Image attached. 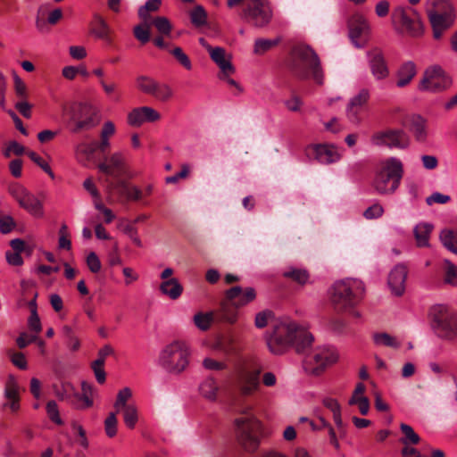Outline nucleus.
Here are the masks:
<instances>
[{"label": "nucleus", "instance_id": "c9c22d12", "mask_svg": "<svg viewBox=\"0 0 457 457\" xmlns=\"http://www.w3.org/2000/svg\"><path fill=\"white\" fill-rule=\"evenodd\" d=\"M444 282L453 287H457V266L449 260L443 263Z\"/></svg>", "mask_w": 457, "mask_h": 457}, {"label": "nucleus", "instance_id": "774afa93", "mask_svg": "<svg viewBox=\"0 0 457 457\" xmlns=\"http://www.w3.org/2000/svg\"><path fill=\"white\" fill-rule=\"evenodd\" d=\"M14 226V220L11 216L5 215L0 217V231L3 234L11 232Z\"/></svg>", "mask_w": 457, "mask_h": 457}, {"label": "nucleus", "instance_id": "4c0bfd02", "mask_svg": "<svg viewBox=\"0 0 457 457\" xmlns=\"http://www.w3.org/2000/svg\"><path fill=\"white\" fill-rule=\"evenodd\" d=\"M62 331L68 348L72 352L78 351L80 347V341L76 337L72 328L68 325H65L62 327Z\"/></svg>", "mask_w": 457, "mask_h": 457}, {"label": "nucleus", "instance_id": "ddd939ff", "mask_svg": "<svg viewBox=\"0 0 457 457\" xmlns=\"http://www.w3.org/2000/svg\"><path fill=\"white\" fill-rule=\"evenodd\" d=\"M162 4V0H147L146 3L138 9V15L141 22L133 29H171V24L168 18L164 16L153 17L150 12H156Z\"/></svg>", "mask_w": 457, "mask_h": 457}, {"label": "nucleus", "instance_id": "7ed1b4c3", "mask_svg": "<svg viewBox=\"0 0 457 457\" xmlns=\"http://www.w3.org/2000/svg\"><path fill=\"white\" fill-rule=\"evenodd\" d=\"M286 65L291 74L302 80L312 79L317 85L324 84V71L318 54L302 42L294 43L286 57Z\"/></svg>", "mask_w": 457, "mask_h": 457}, {"label": "nucleus", "instance_id": "1a4fd4ad", "mask_svg": "<svg viewBox=\"0 0 457 457\" xmlns=\"http://www.w3.org/2000/svg\"><path fill=\"white\" fill-rule=\"evenodd\" d=\"M227 4L232 8L243 7V17L258 27L267 26L272 18V10L267 0H228Z\"/></svg>", "mask_w": 457, "mask_h": 457}, {"label": "nucleus", "instance_id": "603ef678", "mask_svg": "<svg viewBox=\"0 0 457 457\" xmlns=\"http://www.w3.org/2000/svg\"><path fill=\"white\" fill-rule=\"evenodd\" d=\"M190 19L195 26H202L206 21V12L202 6H196L190 12Z\"/></svg>", "mask_w": 457, "mask_h": 457}, {"label": "nucleus", "instance_id": "20e7f679", "mask_svg": "<svg viewBox=\"0 0 457 457\" xmlns=\"http://www.w3.org/2000/svg\"><path fill=\"white\" fill-rule=\"evenodd\" d=\"M97 168L101 172L114 179H105L106 189L110 194H117L120 197L125 196L128 200L133 201H139L142 198L143 192L138 187L130 186L121 179L122 176H127L121 154L114 153L109 158H105L104 162H98Z\"/></svg>", "mask_w": 457, "mask_h": 457}, {"label": "nucleus", "instance_id": "bb28decb", "mask_svg": "<svg viewBox=\"0 0 457 457\" xmlns=\"http://www.w3.org/2000/svg\"><path fill=\"white\" fill-rule=\"evenodd\" d=\"M160 291L170 299L176 300L182 295L183 287L177 278H170L161 283Z\"/></svg>", "mask_w": 457, "mask_h": 457}, {"label": "nucleus", "instance_id": "412c9836", "mask_svg": "<svg viewBox=\"0 0 457 457\" xmlns=\"http://www.w3.org/2000/svg\"><path fill=\"white\" fill-rule=\"evenodd\" d=\"M195 325L201 330L209 329L212 323H227V320L220 315V305L208 312H198L194 316Z\"/></svg>", "mask_w": 457, "mask_h": 457}, {"label": "nucleus", "instance_id": "37998d69", "mask_svg": "<svg viewBox=\"0 0 457 457\" xmlns=\"http://www.w3.org/2000/svg\"><path fill=\"white\" fill-rule=\"evenodd\" d=\"M453 312L445 305L436 304L430 308L429 316L431 317L433 325L444 319L448 317Z\"/></svg>", "mask_w": 457, "mask_h": 457}, {"label": "nucleus", "instance_id": "0eeeda50", "mask_svg": "<svg viewBox=\"0 0 457 457\" xmlns=\"http://www.w3.org/2000/svg\"><path fill=\"white\" fill-rule=\"evenodd\" d=\"M403 168L400 160L391 157L386 159L376 173L372 187L382 195H393L400 186Z\"/></svg>", "mask_w": 457, "mask_h": 457}, {"label": "nucleus", "instance_id": "3c124183", "mask_svg": "<svg viewBox=\"0 0 457 457\" xmlns=\"http://www.w3.org/2000/svg\"><path fill=\"white\" fill-rule=\"evenodd\" d=\"M117 412H111L104 421L105 433L109 437H113L117 433Z\"/></svg>", "mask_w": 457, "mask_h": 457}, {"label": "nucleus", "instance_id": "de8ad7c7", "mask_svg": "<svg viewBox=\"0 0 457 457\" xmlns=\"http://www.w3.org/2000/svg\"><path fill=\"white\" fill-rule=\"evenodd\" d=\"M366 17L359 12L353 13L348 19V29H369Z\"/></svg>", "mask_w": 457, "mask_h": 457}, {"label": "nucleus", "instance_id": "39448f33", "mask_svg": "<svg viewBox=\"0 0 457 457\" xmlns=\"http://www.w3.org/2000/svg\"><path fill=\"white\" fill-rule=\"evenodd\" d=\"M365 292L363 282L357 278H345L335 282L331 288L330 303L337 313L348 312L354 317L360 313L355 307L361 301Z\"/></svg>", "mask_w": 457, "mask_h": 457}, {"label": "nucleus", "instance_id": "e2e57ef3", "mask_svg": "<svg viewBox=\"0 0 457 457\" xmlns=\"http://www.w3.org/2000/svg\"><path fill=\"white\" fill-rule=\"evenodd\" d=\"M383 212V207L378 204H374L365 210L363 216L368 220H372L381 217Z\"/></svg>", "mask_w": 457, "mask_h": 457}, {"label": "nucleus", "instance_id": "9b49d317", "mask_svg": "<svg viewBox=\"0 0 457 457\" xmlns=\"http://www.w3.org/2000/svg\"><path fill=\"white\" fill-rule=\"evenodd\" d=\"M71 130L79 133L95 128L99 120L96 110L89 104L79 103L71 105L68 111Z\"/></svg>", "mask_w": 457, "mask_h": 457}, {"label": "nucleus", "instance_id": "864d4df0", "mask_svg": "<svg viewBox=\"0 0 457 457\" xmlns=\"http://www.w3.org/2000/svg\"><path fill=\"white\" fill-rule=\"evenodd\" d=\"M272 318L273 312L271 311H262L255 315L254 325L257 328H263L268 325L269 321L271 320Z\"/></svg>", "mask_w": 457, "mask_h": 457}, {"label": "nucleus", "instance_id": "a878e982", "mask_svg": "<svg viewBox=\"0 0 457 457\" xmlns=\"http://www.w3.org/2000/svg\"><path fill=\"white\" fill-rule=\"evenodd\" d=\"M94 390V386L91 384L83 381L81 383L82 393L79 394L76 391L75 394L76 407L85 409L92 406L93 401L91 399V396L93 395Z\"/></svg>", "mask_w": 457, "mask_h": 457}, {"label": "nucleus", "instance_id": "338daca9", "mask_svg": "<svg viewBox=\"0 0 457 457\" xmlns=\"http://www.w3.org/2000/svg\"><path fill=\"white\" fill-rule=\"evenodd\" d=\"M29 328L36 333H39L42 329L40 320L36 309L31 310V314L29 318Z\"/></svg>", "mask_w": 457, "mask_h": 457}, {"label": "nucleus", "instance_id": "680f3d73", "mask_svg": "<svg viewBox=\"0 0 457 457\" xmlns=\"http://www.w3.org/2000/svg\"><path fill=\"white\" fill-rule=\"evenodd\" d=\"M67 230H68V227L65 224L62 225V227L59 230L58 245H59V247L62 249L70 250L71 247V242L69 238Z\"/></svg>", "mask_w": 457, "mask_h": 457}, {"label": "nucleus", "instance_id": "c756f323", "mask_svg": "<svg viewBox=\"0 0 457 457\" xmlns=\"http://www.w3.org/2000/svg\"><path fill=\"white\" fill-rule=\"evenodd\" d=\"M79 158L81 162H91V163H98L97 159L96 157V154L97 152L96 145L94 142L91 143H83L78 146L77 149Z\"/></svg>", "mask_w": 457, "mask_h": 457}, {"label": "nucleus", "instance_id": "13d9d810", "mask_svg": "<svg viewBox=\"0 0 457 457\" xmlns=\"http://www.w3.org/2000/svg\"><path fill=\"white\" fill-rule=\"evenodd\" d=\"M29 157L32 162L38 165L45 172H46L52 179L54 178V174L52 171L50 166L35 152H29Z\"/></svg>", "mask_w": 457, "mask_h": 457}, {"label": "nucleus", "instance_id": "ea45409f", "mask_svg": "<svg viewBox=\"0 0 457 457\" xmlns=\"http://www.w3.org/2000/svg\"><path fill=\"white\" fill-rule=\"evenodd\" d=\"M370 30H349L348 37L352 44L358 48L363 47L370 39Z\"/></svg>", "mask_w": 457, "mask_h": 457}, {"label": "nucleus", "instance_id": "c03bdc74", "mask_svg": "<svg viewBox=\"0 0 457 457\" xmlns=\"http://www.w3.org/2000/svg\"><path fill=\"white\" fill-rule=\"evenodd\" d=\"M4 396L9 401L20 400L19 386L13 377H10L5 383Z\"/></svg>", "mask_w": 457, "mask_h": 457}, {"label": "nucleus", "instance_id": "cd10ccee", "mask_svg": "<svg viewBox=\"0 0 457 457\" xmlns=\"http://www.w3.org/2000/svg\"><path fill=\"white\" fill-rule=\"evenodd\" d=\"M416 75V66L412 62H404L399 69L396 85L400 87L407 86Z\"/></svg>", "mask_w": 457, "mask_h": 457}, {"label": "nucleus", "instance_id": "7c9ffc66", "mask_svg": "<svg viewBox=\"0 0 457 457\" xmlns=\"http://www.w3.org/2000/svg\"><path fill=\"white\" fill-rule=\"evenodd\" d=\"M323 405L330 410L333 413V419H334V421L340 432V434L343 436L345 434V429H344V423H343V420H342V418H341V407H340V404L338 403V402L333 398H324L323 401Z\"/></svg>", "mask_w": 457, "mask_h": 457}, {"label": "nucleus", "instance_id": "473e14b6", "mask_svg": "<svg viewBox=\"0 0 457 457\" xmlns=\"http://www.w3.org/2000/svg\"><path fill=\"white\" fill-rule=\"evenodd\" d=\"M54 394L59 400H67L71 403L76 405L75 394L76 390L73 385L70 382H62L61 388L54 386Z\"/></svg>", "mask_w": 457, "mask_h": 457}, {"label": "nucleus", "instance_id": "9d476101", "mask_svg": "<svg viewBox=\"0 0 457 457\" xmlns=\"http://www.w3.org/2000/svg\"><path fill=\"white\" fill-rule=\"evenodd\" d=\"M425 11L432 29H450L456 20V10L450 0H426Z\"/></svg>", "mask_w": 457, "mask_h": 457}, {"label": "nucleus", "instance_id": "4d7b16f0", "mask_svg": "<svg viewBox=\"0 0 457 457\" xmlns=\"http://www.w3.org/2000/svg\"><path fill=\"white\" fill-rule=\"evenodd\" d=\"M14 90L17 97L19 99H27L28 98V90L27 86L23 82V80L14 73Z\"/></svg>", "mask_w": 457, "mask_h": 457}, {"label": "nucleus", "instance_id": "f257e3e1", "mask_svg": "<svg viewBox=\"0 0 457 457\" xmlns=\"http://www.w3.org/2000/svg\"><path fill=\"white\" fill-rule=\"evenodd\" d=\"M261 369L253 365L240 367L231 378L235 392L229 400L230 411L235 419V433L238 444L249 453L255 452L263 436L262 422L253 413V404L249 396L260 386Z\"/></svg>", "mask_w": 457, "mask_h": 457}, {"label": "nucleus", "instance_id": "6e6552de", "mask_svg": "<svg viewBox=\"0 0 457 457\" xmlns=\"http://www.w3.org/2000/svg\"><path fill=\"white\" fill-rule=\"evenodd\" d=\"M189 354L187 344L176 340L161 352L159 364L168 372L179 374L187 367Z\"/></svg>", "mask_w": 457, "mask_h": 457}, {"label": "nucleus", "instance_id": "b1692460", "mask_svg": "<svg viewBox=\"0 0 457 457\" xmlns=\"http://www.w3.org/2000/svg\"><path fill=\"white\" fill-rule=\"evenodd\" d=\"M370 65L373 76L378 79H384L388 75L387 66L379 50L376 49L370 53Z\"/></svg>", "mask_w": 457, "mask_h": 457}, {"label": "nucleus", "instance_id": "393cba45", "mask_svg": "<svg viewBox=\"0 0 457 457\" xmlns=\"http://www.w3.org/2000/svg\"><path fill=\"white\" fill-rule=\"evenodd\" d=\"M198 390L201 396L204 399L210 402H216L219 397L220 387L212 377H208L199 385Z\"/></svg>", "mask_w": 457, "mask_h": 457}, {"label": "nucleus", "instance_id": "a19ab883", "mask_svg": "<svg viewBox=\"0 0 457 457\" xmlns=\"http://www.w3.org/2000/svg\"><path fill=\"white\" fill-rule=\"evenodd\" d=\"M284 276L300 285L305 284L309 278V274L305 270L297 268H289L284 272Z\"/></svg>", "mask_w": 457, "mask_h": 457}, {"label": "nucleus", "instance_id": "58836bf2", "mask_svg": "<svg viewBox=\"0 0 457 457\" xmlns=\"http://www.w3.org/2000/svg\"><path fill=\"white\" fill-rule=\"evenodd\" d=\"M373 340L377 345L392 348H398L400 346V343L396 340V338L386 332L375 333L373 335Z\"/></svg>", "mask_w": 457, "mask_h": 457}, {"label": "nucleus", "instance_id": "052dcab7", "mask_svg": "<svg viewBox=\"0 0 457 457\" xmlns=\"http://www.w3.org/2000/svg\"><path fill=\"white\" fill-rule=\"evenodd\" d=\"M348 403L350 405H357L361 415H367L370 411V400L368 397L350 398Z\"/></svg>", "mask_w": 457, "mask_h": 457}, {"label": "nucleus", "instance_id": "c85d7f7f", "mask_svg": "<svg viewBox=\"0 0 457 457\" xmlns=\"http://www.w3.org/2000/svg\"><path fill=\"white\" fill-rule=\"evenodd\" d=\"M282 40L281 36L273 38H258L254 42L253 53L258 55H262L278 46Z\"/></svg>", "mask_w": 457, "mask_h": 457}, {"label": "nucleus", "instance_id": "0e129e2a", "mask_svg": "<svg viewBox=\"0 0 457 457\" xmlns=\"http://www.w3.org/2000/svg\"><path fill=\"white\" fill-rule=\"evenodd\" d=\"M87 265L91 272L97 273L101 270V262L96 253L91 252L87 257Z\"/></svg>", "mask_w": 457, "mask_h": 457}, {"label": "nucleus", "instance_id": "69168bd1", "mask_svg": "<svg viewBox=\"0 0 457 457\" xmlns=\"http://www.w3.org/2000/svg\"><path fill=\"white\" fill-rule=\"evenodd\" d=\"M16 110L25 118H30L32 105L27 101V99H20L15 104Z\"/></svg>", "mask_w": 457, "mask_h": 457}, {"label": "nucleus", "instance_id": "e433bc0d", "mask_svg": "<svg viewBox=\"0 0 457 457\" xmlns=\"http://www.w3.org/2000/svg\"><path fill=\"white\" fill-rule=\"evenodd\" d=\"M99 84L111 101L119 102L120 100L121 94L115 81L107 79L104 81H99Z\"/></svg>", "mask_w": 457, "mask_h": 457}, {"label": "nucleus", "instance_id": "6ab92c4d", "mask_svg": "<svg viewBox=\"0 0 457 457\" xmlns=\"http://www.w3.org/2000/svg\"><path fill=\"white\" fill-rule=\"evenodd\" d=\"M208 51L212 60L220 68L219 78L220 79H225L228 76L235 72V67L230 59L227 57L223 48L208 46Z\"/></svg>", "mask_w": 457, "mask_h": 457}, {"label": "nucleus", "instance_id": "2eb2a0df", "mask_svg": "<svg viewBox=\"0 0 457 457\" xmlns=\"http://www.w3.org/2000/svg\"><path fill=\"white\" fill-rule=\"evenodd\" d=\"M8 192L17 201L19 205L30 214L36 217L43 215L41 202L23 186L12 183L9 186Z\"/></svg>", "mask_w": 457, "mask_h": 457}, {"label": "nucleus", "instance_id": "423d86ee", "mask_svg": "<svg viewBox=\"0 0 457 457\" xmlns=\"http://www.w3.org/2000/svg\"><path fill=\"white\" fill-rule=\"evenodd\" d=\"M255 298L256 292L253 287L234 286L225 291L224 298L220 302V315L227 320L228 324H235L238 318V309Z\"/></svg>", "mask_w": 457, "mask_h": 457}, {"label": "nucleus", "instance_id": "f704fd0d", "mask_svg": "<svg viewBox=\"0 0 457 457\" xmlns=\"http://www.w3.org/2000/svg\"><path fill=\"white\" fill-rule=\"evenodd\" d=\"M393 20L404 29H417L409 12L403 7H397L393 12Z\"/></svg>", "mask_w": 457, "mask_h": 457}, {"label": "nucleus", "instance_id": "dca6fc26", "mask_svg": "<svg viewBox=\"0 0 457 457\" xmlns=\"http://www.w3.org/2000/svg\"><path fill=\"white\" fill-rule=\"evenodd\" d=\"M372 143L377 145H387L403 149L409 145L407 134L401 129H389L383 132H378L372 136Z\"/></svg>", "mask_w": 457, "mask_h": 457}, {"label": "nucleus", "instance_id": "aec40b11", "mask_svg": "<svg viewBox=\"0 0 457 457\" xmlns=\"http://www.w3.org/2000/svg\"><path fill=\"white\" fill-rule=\"evenodd\" d=\"M406 278L407 268L404 264H397L390 271L388 286L395 295L401 296L404 293Z\"/></svg>", "mask_w": 457, "mask_h": 457}, {"label": "nucleus", "instance_id": "5701e85b", "mask_svg": "<svg viewBox=\"0 0 457 457\" xmlns=\"http://www.w3.org/2000/svg\"><path fill=\"white\" fill-rule=\"evenodd\" d=\"M410 130L416 141L426 142L428 136V120L420 115H412L410 119Z\"/></svg>", "mask_w": 457, "mask_h": 457}, {"label": "nucleus", "instance_id": "4be33fe9", "mask_svg": "<svg viewBox=\"0 0 457 457\" xmlns=\"http://www.w3.org/2000/svg\"><path fill=\"white\" fill-rule=\"evenodd\" d=\"M433 327L438 331L440 337L453 339L457 336L456 316L453 312L434 324Z\"/></svg>", "mask_w": 457, "mask_h": 457}, {"label": "nucleus", "instance_id": "4468645a", "mask_svg": "<svg viewBox=\"0 0 457 457\" xmlns=\"http://www.w3.org/2000/svg\"><path fill=\"white\" fill-rule=\"evenodd\" d=\"M136 87L142 93L160 102H167L173 96V91L168 84L145 75H140L136 79Z\"/></svg>", "mask_w": 457, "mask_h": 457}, {"label": "nucleus", "instance_id": "f03ea898", "mask_svg": "<svg viewBox=\"0 0 457 457\" xmlns=\"http://www.w3.org/2000/svg\"><path fill=\"white\" fill-rule=\"evenodd\" d=\"M313 342L312 335L290 320H277L271 334L267 337V345L274 354L283 353L293 346L298 353H304L303 369L307 373L318 376L325 369L338 360V353L332 347H318L310 352Z\"/></svg>", "mask_w": 457, "mask_h": 457}, {"label": "nucleus", "instance_id": "bf43d9fd", "mask_svg": "<svg viewBox=\"0 0 457 457\" xmlns=\"http://www.w3.org/2000/svg\"><path fill=\"white\" fill-rule=\"evenodd\" d=\"M369 98V91L367 89H361L357 96L351 99L350 104L365 110Z\"/></svg>", "mask_w": 457, "mask_h": 457}, {"label": "nucleus", "instance_id": "6e6d98bb", "mask_svg": "<svg viewBox=\"0 0 457 457\" xmlns=\"http://www.w3.org/2000/svg\"><path fill=\"white\" fill-rule=\"evenodd\" d=\"M46 412H47L49 419L53 422L58 424V425L62 424V420H61L60 415H59V410H58L57 403L54 400H51L46 403Z\"/></svg>", "mask_w": 457, "mask_h": 457}, {"label": "nucleus", "instance_id": "79ce46f5", "mask_svg": "<svg viewBox=\"0 0 457 457\" xmlns=\"http://www.w3.org/2000/svg\"><path fill=\"white\" fill-rule=\"evenodd\" d=\"M402 433L404 435V437L401 439L402 444L407 445L408 444L417 445L420 438L417 433L413 430V428L405 424L402 423L400 426Z\"/></svg>", "mask_w": 457, "mask_h": 457}, {"label": "nucleus", "instance_id": "5fc2aeb1", "mask_svg": "<svg viewBox=\"0 0 457 457\" xmlns=\"http://www.w3.org/2000/svg\"><path fill=\"white\" fill-rule=\"evenodd\" d=\"M175 59L187 70L192 69L191 61L180 47H175L171 52Z\"/></svg>", "mask_w": 457, "mask_h": 457}, {"label": "nucleus", "instance_id": "72a5a7b5", "mask_svg": "<svg viewBox=\"0 0 457 457\" xmlns=\"http://www.w3.org/2000/svg\"><path fill=\"white\" fill-rule=\"evenodd\" d=\"M439 237L446 249L457 254V230L445 228L441 231Z\"/></svg>", "mask_w": 457, "mask_h": 457}, {"label": "nucleus", "instance_id": "2f4dec72", "mask_svg": "<svg viewBox=\"0 0 457 457\" xmlns=\"http://www.w3.org/2000/svg\"><path fill=\"white\" fill-rule=\"evenodd\" d=\"M432 228V225L428 223H420L415 227L414 237L418 246L424 247L428 245V239Z\"/></svg>", "mask_w": 457, "mask_h": 457}, {"label": "nucleus", "instance_id": "09e8293b", "mask_svg": "<svg viewBox=\"0 0 457 457\" xmlns=\"http://www.w3.org/2000/svg\"><path fill=\"white\" fill-rule=\"evenodd\" d=\"M363 112L364 109L349 103L346 108L347 119L353 124H359L362 120L361 114Z\"/></svg>", "mask_w": 457, "mask_h": 457}, {"label": "nucleus", "instance_id": "f3484780", "mask_svg": "<svg viewBox=\"0 0 457 457\" xmlns=\"http://www.w3.org/2000/svg\"><path fill=\"white\" fill-rule=\"evenodd\" d=\"M309 158H314L320 164H330L340 160L341 155L333 145H315L306 150Z\"/></svg>", "mask_w": 457, "mask_h": 457}, {"label": "nucleus", "instance_id": "49530a36", "mask_svg": "<svg viewBox=\"0 0 457 457\" xmlns=\"http://www.w3.org/2000/svg\"><path fill=\"white\" fill-rule=\"evenodd\" d=\"M123 413L125 424L133 428L137 421V411L135 406H128L120 410Z\"/></svg>", "mask_w": 457, "mask_h": 457}, {"label": "nucleus", "instance_id": "a211bd4d", "mask_svg": "<svg viewBox=\"0 0 457 457\" xmlns=\"http://www.w3.org/2000/svg\"><path fill=\"white\" fill-rule=\"evenodd\" d=\"M161 119V114L152 107L141 106L131 110L128 114V123L132 127H140L145 122H155Z\"/></svg>", "mask_w": 457, "mask_h": 457}, {"label": "nucleus", "instance_id": "f8f14e48", "mask_svg": "<svg viewBox=\"0 0 457 457\" xmlns=\"http://www.w3.org/2000/svg\"><path fill=\"white\" fill-rule=\"evenodd\" d=\"M452 79L439 65H432L426 69L420 89L438 93L447 90L452 86Z\"/></svg>", "mask_w": 457, "mask_h": 457}, {"label": "nucleus", "instance_id": "a18cd8bd", "mask_svg": "<svg viewBox=\"0 0 457 457\" xmlns=\"http://www.w3.org/2000/svg\"><path fill=\"white\" fill-rule=\"evenodd\" d=\"M131 395L132 392L129 387H125L118 393L117 399L114 403L116 412H120L121 409L130 406L129 404H127V402L131 397Z\"/></svg>", "mask_w": 457, "mask_h": 457}, {"label": "nucleus", "instance_id": "8fccbe9b", "mask_svg": "<svg viewBox=\"0 0 457 457\" xmlns=\"http://www.w3.org/2000/svg\"><path fill=\"white\" fill-rule=\"evenodd\" d=\"M284 104L290 112H298L301 111L303 102L295 93H292L288 99L284 101Z\"/></svg>", "mask_w": 457, "mask_h": 457}]
</instances>
